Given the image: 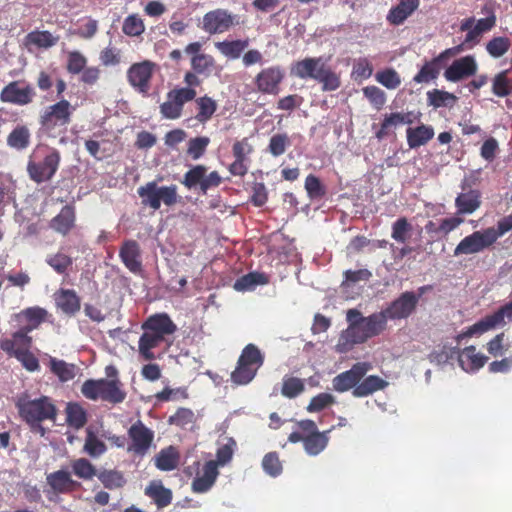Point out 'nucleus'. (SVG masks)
<instances>
[{
	"label": "nucleus",
	"mask_w": 512,
	"mask_h": 512,
	"mask_svg": "<svg viewBox=\"0 0 512 512\" xmlns=\"http://www.w3.org/2000/svg\"><path fill=\"white\" fill-rule=\"evenodd\" d=\"M346 319L349 326L341 333L335 347L339 353H346L355 344L363 343L367 339L379 335L385 330L387 324L382 311L363 317L358 310L349 309Z\"/></svg>",
	"instance_id": "1"
},
{
	"label": "nucleus",
	"mask_w": 512,
	"mask_h": 512,
	"mask_svg": "<svg viewBox=\"0 0 512 512\" xmlns=\"http://www.w3.org/2000/svg\"><path fill=\"white\" fill-rule=\"evenodd\" d=\"M143 334L138 342V352L144 360H153L156 358L154 349L165 343H170L167 337L172 335L177 327L167 314H156L150 316L142 324Z\"/></svg>",
	"instance_id": "2"
},
{
	"label": "nucleus",
	"mask_w": 512,
	"mask_h": 512,
	"mask_svg": "<svg viewBox=\"0 0 512 512\" xmlns=\"http://www.w3.org/2000/svg\"><path fill=\"white\" fill-rule=\"evenodd\" d=\"M233 457V450H217L216 458L206 461L200 469V462L195 461L184 469L186 476L195 477L191 483V490L194 493L202 494L208 492L215 484L219 476V468L227 465Z\"/></svg>",
	"instance_id": "3"
},
{
	"label": "nucleus",
	"mask_w": 512,
	"mask_h": 512,
	"mask_svg": "<svg viewBox=\"0 0 512 512\" xmlns=\"http://www.w3.org/2000/svg\"><path fill=\"white\" fill-rule=\"evenodd\" d=\"M16 406L21 418L41 436L44 435L45 431L40 423L44 420L55 421L57 416L56 406L47 396H42L37 399H30L28 396H22L18 399Z\"/></svg>",
	"instance_id": "4"
},
{
	"label": "nucleus",
	"mask_w": 512,
	"mask_h": 512,
	"mask_svg": "<svg viewBox=\"0 0 512 512\" xmlns=\"http://www.w3.org/2000/svg\"><path fill=\"white\" fill-rule=\"evenodd\" d=\"M291 73L300 79H313L321 83L323 91H334L341 84L339 76L322 57L305 58L296 62L291 68Z\"/></svg>",
	"instance_id": "5"
},
{
	"label": "nucleus",
	"mask_w": 512,
	"mask_h": 512,
	"mask_svg": "<svg viewBox=\"0 0 512 512\" xmlns=\"http://www.w3.org/2000/svg\"><path fill=\"white\" fill-rule=\"evenodd\" d=\"M73 111L74 107L65 99L47 106L39 117L40 130L49 137H57L70 123Z\"/></svg>",
	"instance_id": "6"
},
{
	"label": "nucleus",
	"mask_w": 512,
	"mask_h": 512,
	"mask_svg": "<svg viewBox=\"0 0 512 512\" xmlns=\"http://www.w3.org/2000/svg\"><path fill=\"white\" fill-rule=\"evenodd\" d=\"M138 195L142 204L154 210H158L163 203L166 206H173L178 202L177 186H158L156 182H148L138 188Z\"/></svg>",
	"instance_id": "7"
},
{
	"label": "nucleus",
	"mask_w": 512,
	"mask_h": 512,
	"mask_svg": "<svg viewBox=\"0 0 512 512\" xmlns=\"http://www.w3.org/2000/svg\"><path fill=\"white\" fill-rule=\"evenodd\" d=\"M159 66L150 60L132 64L127 70V81L138 93L146 96L151 89V81Z\"/></svg>",
	"instance_id": "8"
},
{
	"label": "nucleus",
	"mask_w": 512,
	"mask_h": 512,
	"mask_svg": "<svg viewBox=\"0 0 512 512\" xmlns=\"http://www.w3.org/2000/svg\"><path fill=\"white\" fill-rule=\"evenodd\" d=\"M60 160L61 155L58 150L55 148L48 149L41 162L32 159L28 161L27 172L29 177L37 183L49 181L57 172Z\"/></svg>",
	"instance_id": "9"
},
{
	"label": "nucleus",
	"mask_w": 512,
	"mask_h": 512,
	"mask_svg": "<svg viewBox=\"0 0 512 512\" xmlns=\"http://www.w3.org/2000/svg\"><path fill=\"white\" fill-rule=\"evenodd\" d=\"M196 91L192 88H175L167 93L166 101L160 105L163 118L175 120L181 117L185 103L194 100Z\"/></svg>",
	"instance_id": "10"
},
{
	"label": "nucleus",
	"mask_w": 512,
	"mask_h": 512,
	"mask_svg": "<svg viewBox=\"0 0 512 512\" xmlns=\"http://www.w3.org/2000/svg\"><path fill=\"white\" fill-rule=\"evenodd\" d=\"M238 17L225 9H214L204 14L201 29L208 34H222L237 25Z\"/></svg>",
	"instance_id": "11"
},
{
	"label": "nucleus",
	"mask_w": 512,
	"mask_h": 512,
	"mask_svg": "<svg viewBox=\"0 0 512 512\" xmlns=\"http://www.w3.org/2000/svg\"><path fill=\"white\" fill-rule=\"evenodd\" d=\"M491 238L486 229L475 231L458 243L454 249V256L481 253L494 245Z\"/></svg>",
	"instance_id": "12"
},
{
	"label": "nucleus",
	"mask_w": 512,
	"mask_h": 512,
	"mask_svg": "<svg viewBox=\"0 0 512 512\" xmlns=\"http://www.w3.org/2000/svg\"><path fill=\"white\" fill-rule=\"evenodd\" d=\"M47 485L49 490L46 494L49 500H53L52 495L69 494L81 488V483L71 477L70 472L60 469L47 475Z\"/></svg>",
	"instance_id": "13"
},
{
	"label": "nucleus",
	"mask_w": 512,
	"mask_h": 512,
	"mask_svg": "<svg viewBox=\"0 0 512 512\" xmlns=\"http://www.w3.org/2000/svg\"><path fill=\"white\" fill-rule=\"evenodd\" d=\"M285 77V72L279 66H271L262 69L255 77L256 89L269 95H277L280 92V85Z\"/></svg>",
	"instance_id": "14"
},
{
	"label": "nucleus",
	"mask_w": 512,
	"mask_h": 512,
	"mask_svg": "<svg viewBox=\"0 0 512 512\" xmlns=\"http://www.w3.org/2000/svg\"><path fill=\"white\" fill-rule=\"evenodd\" d=\"M34 96V88L29 84H21L19 81L10 82L0 92V100L2 102L20 106L31 103Z\"/></svg>",
	"instance_id": "15"
},
{
	"label": "nucleus",
	"mask_w": 512,
	"mask_h": 512,
	"mask_svg": "<svg viewBox=\"0 0 512 512\" xmlns=\"http://www.w3.org/2000/svg\"><path fill=\"white\" fill-rule=\"evenodd\" d=\"M419 301V296L413 292H404L399 298L393 301L382 313L388 319H403L407 318L415 310Z\"/></svg>",
	"instance_id": "16"
},
{
	"label": "nucleus",
	"mask_w": 512,
	"mask_h": 512,
	"mask_svg": "<svg viewBox=\"0 0 512 512\" xmlns=\"http://www.w3.org/2000/svg\"><path fill=\"white\" fill-rule=\"evenodd\" d=\"M463 50L462 45L449 48L441 52L436 58L433 60L426 62L420 71L414 76L413 80L416 83H428L431 80L437 78L440 72V62L445 59L455 56Z\"/></svg>",
	"instance_id": "17"
},
{
	"label": "nucleus",
	"mask_w": 512,
	"mask_h": 512,
	"mask_svg": "<svg viewBox=\"0 0 512 512\" xmlns=\"http://www.w3.org/2000/svg\"><path fill=\"white\" fill-rule=\"evenodd\" d=\"M495 24L496 17L494 15L479 19L477 22L473 17L462 20L460 30L467 31L464 43H477L480 36L490 31Z\"/></svg>",
	"instance_id": "18"
},
{
	"label": "nucleus",
	"mask_w": 512,
	"mask_h": 512,
	"mask_svg": "<svg viewBox=\"0 0 512 512\" xmlns=\"http://www.w3.org/2000/svg\"><path fill=\"white\" fill-rule=\"evenodd\" d=\"M477 62L473 56H465L455 60L444 72L447 81L458 82L477 72Z\"/></svg>",
	"instance_id": "19"
},
{
	"label": "nucleus",
	"mask_w": 512,
	"mask_h": 512,
	"mask_svg": "<svg viewBox=\"0 0 512 512\" xmlns=\"http://www.w3.org/2000/svg\"><path fill=\"white\" fill-rule=\"evenodd\" d=\"M369 365L357 363L350 370L340 373L332 381L333 389L337 392H345L358 385L361 378L367 373Z\"/></svg>",
	"instance_id": "20"
},
{
	"label": "nucleus",
	"mask_w": 512,
	"mask_h": 512,
	"mask_svg": "<svg viewBox=\"0 0 512 512\" xmlns=\"http://www.w3.org/2000/svg\"><path fill=\"white\" fill-rule=\"evenodd\" d=\"M414 122L413 113H401L394 112L385 114L382 120L380 129L376 132V137L381 140L391 134L395 133V130L404 124H412Z\"/></svg>",
	"instance_id": "21"
},
{
	"label": "nucleus",
	"mask_w": 512,
	"mask_h": 512,
	"mask_svg": "<svg viewBox=\"0 0 512 512\" xmlns=\"http://www.w3.org/2000/svg\"><path fill=\"white\" fill-rule=\"evenodd\" d=\"M488 358L478 352L475 346H468L460 351L458 361L461 368L467 372H474L482 368Z\"/></svg>",
	"instance_id": "22"
},
{
	"label": "nucleus",
	"mask_w": 512,
	"mask_h": 512,
	"mask_svg": "<svg viewBox=\"0 0 512 512\" xmlns=\"http://www.w3.org/2000/svg\"><path fill=\"white\" fill-rule=\"evenodd\" d=\"M145 495L153 500L158 509L169 506L173 499L172 491L166 488L160 480L151 481L145 488Z\"/></svg>",
	"instance_id": "23"
},
{
	"label": "nucleus",
	"mask_w": 512,
	"mask_h": 512,
	"mask_svg": "<svg viewBox=\"0 0 512 512\" xmlns=\"http://www.w3.org/2000/svg\"><path fill=\"white\" fill-rule=\"evenodd\" d=\"M300 426L307 431L305 448H325L328 445V431L319 432L312 420H303Z\"/></svg>",
	"instance_id": "24"
},
{
	"label": "nucleus",
	"mask_w": 512,
	"mask_h": 512,
	"mask_svg": "<svg viewBox=\"0 0 512 512\" xmlns=\"http://www.w3.org/2000/svg\"><path fill=\"white\" fill-rule=\"evenodd\" d=\"M124 265L133 273L141 270L140 247L136 241H126L120 249Z\"/></svg>",
	"instance_id": "25"
},
{
	"label": "nucleus",
	"mask_w": 512,
	"mask_h": 512,
	"mask_svg": "<svg viewBox=\"0 0 512 512\" xmlns=\"http://www.w3.org/2000/svg\"><path fill=\"white\" fill-rule=\"evenodd\" d=\"M481 195L477 190H469L460 193L455 199V206L458 215H469L474 213L481 205Z\"/></svg>",
	"instance_id": "26"
},
{
	"label": "nucleus",
	"mask_w": 512,
	"mask_h": 512,
	"mask_svg": "<svg viewBox=\"0 0 512 512\" xmlns=\"http://www.w3.org/2000/svg\"><path fill=\"white\" fill-rule=\"evenodd\" d=\"M57 307L65 314L73 315L80 310V298L74 290L61 289L55 294Z\"/></svg>",
	"instance_id": "27"
},
{
	"label": "nucleus",
	"mask_w": 512,
	"mask_h": 512,
	"mask_svg": "<svg viewBox=\"0 0 512 512\" xmlns=\"http://www.w3.org/2000/svg\"><path fill=\"white\" fill-rule=\"evenodd\" d=\"M497 327H502L501 317L494 312L470 326L463 334L458 335L457 338L460 340L463 337L480 335Z\"/></svg>",
	"instance_id": "28"
},
{
	"label": "nucleus",
	"mask_w": 512,
	"mask_h": 512,
	"mask_svg": "<svg viewBox=\"0 0 512 512\" xmlns=\"http://www.w3.org/2000/svg\"><path fill=\"white\" fill-rule=\"evenodd\" d=\"M128 434L134 448H150L154 439V432L147 428L141 421L134 423L130 427Z\"/></svg>",
	"instance_id": "29"
},
{
	"label": "nucleus",
	"mask_w": 512,
	"mask_h": 512,
	"mask_svg": "<svg viewBox=\"0 0 512 512\" xmlns=\"http://www.w3.org/2000/svg\"><path fill=\"white\" fill-rule=\"evenodd\" d=\"M419 6V0H400L387 16V20L393 25L402 24Z\"/></svg>",
	"instance_id": "30"
},
{
	"label": "nucleus",
	"mask_w": 512,
	"mask_h": 512,
	"mask_svg": "<svg viewBox=\"0 0 512 512\" xmlns=\"http://www.w3.org/2000/svg\"><path fill=\"white\" fill-rule=\"evenodd\" d=\"M434 134V129L424 124L415 128H408L406 131L407 144L411 149L418 148L430 141Z\"/></svg>",
	"instance_id": "31"
},
{
	"label": "nucleus",
	"mask_w": 512,
	"mask_h": 512,
	"mask_svg": "<svg viewBox=\"0 0 512 512\" xmlns=\"http://www.w3.org/2000/svg\"><path fill=\"white\" fill-rule=\"evenodd\" d=\"M29 331L22 329L15 332L11 339H4L0 343V347L3 351L9 355L14 354L17 350H28L31 345V338L27 335Z\"/></svg>",
	"instance_id": "32"
},
{
	"label": "nucleus",
	"mask_w": 512,
	"mask_h": 512,
	"mask_svg": "<svg viewBox=\"0 0 512 512\" xmlns=\"http://www.w3.org/2000/svg\"><path fill=\"white\" fill-rule=\"evenodd\" d=\"M249 41L242 40H224L215 43V48L228 59H238L243 51L248 47Z\"/></svg>",
	"instance_id": "33"
},
{
	"label": "nucleus",
	"mask_w": 512,
	"mask_h": 512,
	"mask_svg": "<svg viewBox=\"0 0 512 512\" xmlns=\"http://www.w3.org/2000/svg\"><path fill=\"white\" fill-rule=\"evenodd\" d=\"M195 105V119L201 124H205L211 120L218 108L217 102L207 95L196 98Z\"/></svg>",
	"instance_id": "34"
},
{
	"label": "nucleus",
	"mask_w": 512,
	"mask_h": 512,
	"mask_svg": "<svg viewBox=\"0 0 512 512\" xmlns=\"http://www.w3.org/2000/svg\"><path fill=\"white\" fill-rule=\"evenodd\" d=\"M101 390V399L112 403H120L126 397V393L121 389V384L117 379H101Z\"/></svg>",
	"instance_id": "35"
},
{
	"label": "nucleus",
	"mask_w": 512,
	"mask_h": 512,
	"mask_svg": "<svg viewBox=\"0 0 512 512\" xmlns=\"http://www.w3.org/2000/svg\"><path fill=\"white\" fill-rule=\"evenodd\" d=\"M181 456L178 450H160L154 457V464L161 471H172L178 468Z\"/></svg>",
	"instance_id": "36"
},
{
	"label": "nucleus",
	"mask_w": 512,
	"mask_h": 512,
	"mask_svg": "<svg viewBox=\"0 0 512 512\" xmlns=\"http://www.w3.org/2000/svg\"><path fill=\"white\" fill-rule=\"evenodd\" d=\"M388 385L387 381L378 376H368L362 382H358L353 390L356 397H365L378 390L384 389Z\"/></svg>",
	"instance_id": "37"
},
{
	"label": "nucleus",
	"mask_w": 512,
	"mask_h": 512,
	"mask_svg": "<svg viewBox=\"0 0 512 512\" xmlns=\"http://www.w3.org/2000/svg\"><path fill=\"white\" fill-rule=\"evenodd\" d=\"M31 133L27 126L17 125L7 136V145L16 150H24L30 145Z\"/></svg>",
	"instance_id": "38"
},
{
	"label": "nucleus",
	"mask_w": 512,
	"mask_h": 512,
	"mask_svg": "<svg viewBox=\"0 0 512 512\" xmlns=\"http://www.w3.org/2000/svg\"><path fill=\"white\" fill-rule=\"evenodd\" d=\"M75 213L72 207L65 206L51 221V227L58 233L67 234L74 225Z\"/></svg>",
	"instance_id": "39"
},
{
	"label": "nucleus",
	"mask_w": 512,
	"mask_h": 512,
	"mask_svg": "<svg viewBox=\"0 0 512 512\" xmlns=\"http://www.w3.org/2000/svg\"><path fill=\"white\" fill-rule=\"evenodd\" d=\"M268 283V277L259 272H251L240 277L234 283V289L236 291L245 292L254 290L259 285H265Z\"/></svg>",
	"instance_id": "40"
},
{
	"label": "nucleus",
	"mask_w": 512,
	"mask_h": 512,
	"mask_svg": "<svg viewBox=\"0 0 512 512\" xmlns=\"http://www.w3.org/2000/svg\"><path fill=\"white\" fill-rule=\"evenodd\" d=\"M65 413L68 425L76 429L83 427L87 422L86 411L78 403H68L65 408Z\"/></svg>",
	"instance_id": "41"
},
{
	"label": "nucleus",
	"mask_w": 512,
	"mask_h": 512,
	"mask_svg": "<svg viewBox=\"0 0 512 512\" xmlns=\"http://www.w3.org/2000/svg\"><path fill=\"white\" fill-rule=\"evenodd\" d=\"M45 316L46 311L40 307L27 308L18 314L20 321L27 322V326L25 327L27 331H31L38 327V325L44 321Z\"/></svg>",
	"instance_id": "42"
},
{
	"label": "nucleus",
	"mask_w": 512,
	"mask_h": 512,
	"mask_svg": "<svg viewBox=\"0 0 512 512\" xmlns=\"http://www.w3.org/2000/svg\"><path fill=\"white\" fill-rule=\"evenodd\" d=\"M238 361L258 370L263 365L264 355L254 344H248L243 349Z\"/></svg>",
	"instance_id": "43"
},
{
	"label": "nucleus",
	"mask_w": 512,
	"mask_h": 512,
	"mask_svg": "<svg viewBox=\"0 0 512 512\" xmlns=\"http://www.w3.org/2000/svg\"><path fill=\"white\" fill-rule=\"evenodd\" d=\"M70 467L74 475L83 480H91L97 476V470L90 461L85 458H78L70 462Z\"/></svg>",
	"instance_id": "44"
},
{
	"label": "nucleus",
	"mask_w": 512,
	"mask_h": 512,
	"mask_svg": "<svg viewBox=\"0 0 512 512\" xmlns=\"http://www.w3.org/2000/svg\"><path fill=\"white\" fill-rule=\"evenodd\" d=\"M97 477L104 487L110 490L122 488L126 484L123 473L117 470H103Z\"/></svg>",
	"instance_id": "45"
},
{
	"label": "nucleus",
	"mask_w": 512,
	"mask_h": 512,
	"mask_svg": "<svg viewBox=\"0 0 512 512\" xmlns=\"http://www.w3.org/2000/svg\"><path fill=\"white\" fill-rule=\"evenodd\" d=\"M373 71L371 61L367 57H359L353 61L351 76L355 80H366L372 76Z\"/></svg>",
	"instance_id": "46"
},
{
	"label": "nucleus",
	"mask_w": 512,
	"mask_h": 512,
	"mask_svg": "<svg viewBox=\"0 0 512 512\" xmlns=\"http://www.w3.org/2000/svg\"><path fill=\"white\" fill-rule=\"evenodd\" d=\"M376 81L389 90L398 88L401 84L400 75L393 68H386L375 74Z\"/></svg>",
	"instance_id": "47"
},
{
	"label": "nucleus",
	"mask_w": 512,
	"mask_h": 512,
	"mask_svg": "<svg viewBox=\"0 0 512 512\" xmlns=\"http://www.w3.org/2000/svg\"><path fill=\"white\" fill-rule=\"evenodd\" d=\"M257 371V369L238 361L237 367L231 373V380L237 385H246L254 379Z\"/></svg>",
	"instance_id": "48"
},
{
	"label": "nucleus",
	"mask_w": 512,
	"mask_h": 512,
	"mask_svg": "<svg viewBox=\"0 0 512 512\" xmlns=\"http://www.w3.org/2000/svg\"><path fill=\"white\" fill-rule=\"evenodd\" d=\"M50 368L63 382L73 379L76 375V367L63 360L51 359Z\"/></svg>",
	"instance_id": "49"
},
{
	"label": "nucleus",
	"mask_w": 512,
	"mask_h": 512,
	"mask_svg": "<svg viewBox=\"0 0 512 512\" xmlns=\"http://www.w3.org/2000/svg\"><path fill=\"white\" fill-rule=\"evenodd\" d=\"M412 225L405 217L397 219L392 225L391 237L399 242L405 243L411 236Z\"/></svg>",
	"instance_id": "50"
},
{
	"label": "nucleus",
	"mask_w": 512,
	"mask_h": 512,
	"mask_svg": "<svg viewBox=\"0 0 512 512\" xmlns=\"http://www.w3.org/2000/svg\"><path fill=\"white\" fill-rule=\"evenodd\" d=\"M194 412L188 408H180L169 417V423L183 429L192 428L194 425Z\"/></svg>",
	"instance_id": "51"
},
{
	"label": "nucleus",
	"mask_w": 512,
	"mask_h": 512,
	"mask_svg": "<svg viewBox=\"0 0 512 512\" xmlns=\"http://www.w3.org/2000/svg\"><path fill=\"white\" fill-rule=\"evenodd\" d=\"M27 41L40 48H49L57 43L58 38L49 31H34L27 35Z\"/></svg>",
	"instance_id": "52"
},
{
	"label": "nucleus",
	"mask_w": 512,
	"mask_h": 512,
	"mask_svg": "<svg viewBox=\"0 0 512 512\" xmlns=\"http://www.w3.org/2000/svg\"><path fill=\"white\" fill-rule=\"evenodd\" d=\"M214 59L208 54H197L191 59V66L198 74L209 75L214 68Z\"/></svg>",
	"instance_id": "53"
},
{
	"label": "nucleus",
	"mask_w": 512,
	"mask_h": 512,
	"mask_svg": "<svg viewBox=\"0 0 512 512\" xmlns=\"http://www.w3.org/2000/svg\"><path fill=\"white\" fill-rule=\"evenodd\" d=\"M46 263L57 273L63 274L72 265V258L63 252L48 255Z\"/></svg>",
	"instance_id": "54"
},
{
	"label": "nucleus",
	"mask_w": 512,
	"mask_h": 512,
	"mask_svg": "<svg viewBox=\"0 0 512 512\" xmlns=\"http://www.w3.org/2000/svg\"><path fill=\"white\" fill-rule=\"evenodd\" d=\"M290 145V138L286 133L274 134L269 141L268 151L274 156L278 157L285 153L287 147Z\"/></svg>",
	"instance_id": "55"
},
{
	"label": "nucleus",
	"mask_w": 512,
	"mask_h": 512,
	"mask_svg": "<svg viewBox=\"0 0 512 512\" xmlns=\"http://www.w3.org/2000/svg\"><path fill=\"white\" fill-rule=\"evenodd\" d=\"M511 43L507 37H495L486 44V50L490 56L499 58L510 48Z\"/></svg>",
	"instance_id": "56"
},
{
	"label": "nucleus",
	"mask_w": 512,
	"mask_h": 512,
	"mask_svg": "<svg viewBox=\"0 0 512 512\" xmlns=\"http://www.w3.org/2000/svg\"><path fill=\"white\" fill-rule=\"evenodd\" d=\"M122 30L128 36H139L145 31V25L138 15L132 14L125 18Z\"/></svg>",
	"instance_id": "57"
},
{
	"label": "nucleus",
	"mask_w": 512,
	"mask_h": 512,
	"mask_svg": "<svg viewBox=\"0 0 512 512\" xmlns=\"http://www.w3.org/2000/svg\"><path fill=\"white\" fill-rule=\"evenodd\" d=\"M209 143L210 139L206 136L192 138L188 141L187 154L197 160L205 153Z\"/></svg>",
	"instance_id": "58"
},
{
	"label": "nucleus",
	"mask_w": 512,
	"mask_h": 512,
	"mask_svg": "<svg viewBox=\"0 0 512 512\" xmlns=\"http://www.w3.org/2000/svg\"><path fill=\"white\" fill-rule=\"evenodd\" d=\"M87 64V58L79 51H71L67 55V71L71 74H80Z\"/></svg>",
	"instance_id": "59"
},
{
	"label": "nucleus",
	"mask_w": 512,
	"mask_h": 512,
	"mask_svg": "<svg viewBox=\"0 0 512 512\" xmlns=\"http://www.w3.org/2000/svg\"><path fill=\"white\" fill-rule=\"evenodd\" d=\"M262 467L272 477H276L282 472V463L275 451L269 452L264 456Z\"/></svg>",
	"instance_id": "60"
},
{
	"label": "nucleus",
	"mask_w": 512,
	"mask_h": 512,
	"mask_svg": "<svg viewBox=\"0 0 512 512\" xmlns=\"http://www.w3.org/2000/svg\"><path fill=\"white\" fill-rule=\"evenodd\" d=\"M364 96L377 109L380 110L386 103V95L377 86H366L362 89Z\"/></svg>",
	"instance_id": "61"
},
{
	"label": "nucleus",
	"mask_w": 512,
	"mask_h": 512,
	"mask_svg": "<svg viewBox=\"0 0 512 512\" xmlns=\"http://www.w3.org/2000/svg\"><path fill=\"white\" fill-rule=\"evenodd\" d=\"M304 390V383L301 379L296 377L284 378L282 385V394L287 398H294L302 393Z\"/></svg>",
	"instance_id": "62"
},
{
	"label": "nucleus",
	"mask_w": 512,
	"mask_h": 512,
	"mask_svg": "<svg viewBox=\"0 0 512 512\" xmlns=\"http://www.w3.org/2000/svg\"><path fill=\"white\" fill-rule=\"evenodd\" d=\"M427 98L429 105H432L436 108L448 105L449 103L456 101V97L453 94L438 89L429 91L427 93Z\"/></svg>",
	"instance_id": "63"
},
{
	"label": "nucleus",
	"mask_w": 512,
	"mask_h": 512,
	"mask_svg": "<svg viewBox=\"0 0 512 512\" xmlns=\"http://www.w3.org/2000/svg\"><path fill=\"white\" fill-rule=\"evenodd\" d=\"M335 402V397L329 393H320L313 397L307 406L310 413L320 412Z\"/></svg>",
	"instance_id": "64"
}]
</instances>
